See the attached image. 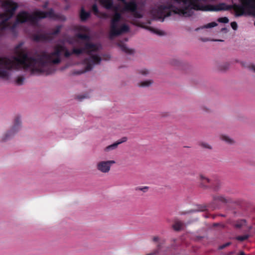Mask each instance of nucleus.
Here are the masks:
<instances>
[{"label": "nucleus", "mask_w": 255, "mask_h": 255, "mask_svg": "<svg viewBox=\"0 0 255 255\" xmlns=\"http://www.w3.org/2000/svg\"><path fill=\"white\" fill-rule=\"evenodd\" d=\"M16 57L11 59L0 57V66L7 69H18L23 68L31 71H41V67L44 65L43 61L51 62L54 64L60 62L59 55L63 52L65 51V56H69L71 53L66 51L62 46H58L55 52L49 55H43L38 60L31 59L28 57L26 53V50L22 47V44H20L15 48Z\"/></svg>", "instance_id": "f257e3e1"}, {"label": "nucleus", "mask_w": 255, "mask_h": 255, "mask_svg": "<svg viewBox=\"0 0 255 255\" xmlns=\"http://www.w3.org/2000/svg\"><path fill=\"white\" fill-rule=\"evenodd\" d=\"M241 4L234 3L233 5H227L225 3L222 2L214 5V11L222 10H229L234 9L235 12V16H241L247 12L252 13L253 10L255 14V0H239Z\"/></svg>", "instance_id": "f03ea898"}, {"label": "nucleus", "mask_w": 255, "mask_h": 255, "mask_svg": "<svg viewBox=\"0 0 255 255\" xmlns=\"http://www.w3.org/2000/svg\"><path fill=\"white\" fill-rule=\"evenodd\" d=\"M207 0H182L184 4H188V5L182 8L176 7V14L181 13L185 16H190L193 14V10L214 11V5H203L200 3Z\"/></svg>", "instance_id": "7ed1b4c3"}, {"label": "nucleus", "mask_w": 255, "mask_h": 255, "mask_svg": "<svg viewBox=\"0 0 255 255\" xmlns=\"http://www.w3.org/2000/svg\"><path fill=\"white\" fill-rule=\"evenodd\" d=\"M52 15L53 12L52 11L46 13L40 11H36L32 16L27 12L24 11L20 12L17 15L16 20L11 27V29L13 30L19 23L28 22L32 24L39 19L45 17H52Z\"/></svg>", "instance_id": "20e7f679"}, {"label": "nucleus", "mask_w": 255, "mask_h": 255, "mask_svg": "<svg viewBox=\"0 0 255 255\" xmlns=\"http://www.w3.org/2000/svg\"><path fill=\"white\" fill-rule=\"evenodd\" d=\"M17 7V4L10 0H5L2 3V13L0 14V18L1 19L0 22V29L6 27V21L12 17Z\"/></svg>", "instance_id": "39448f33"}, {"label": "nucleus", "mask_w": 255, "mask_h": 255, "mask_svg": "<svg viewBox=\"0 0 255 255\" xmlns=\"http://www.w3.org/2000/svg\"><path fill=\"white\" fill-rule=\"evenodd\" d=\"M121 19L120 14L116 13L112 20L110 36L112 37L115 36L121 35L129 30L128 26L126 24L120 25L119 21Z\"/></svg>", "instance_id": "423d86ee"}, {"label": "nucleus", "mask_w": 255, "mask_h": 255, "mask_svg": "<svg viewBox=\"0 0 255 255\" xmlns=\"http://www.w3.org/2000/svg\"><path fill=\"white\" fill-rule=\"evenodd\" d=\"M115 163L114 160L100 162L97 165L99 170L103 172L107 173L110 170L111 164Z\"/></svg>", "instance_id": "0eeeda50"}, {"label": "nucleus", "mask_w": 255, "mask_h": 255, "mask_svg": "<svg viewBox=\"0 0 255 255\" xmlns=\"http://www.w3.org/2000/svg\"><path fill=\"white\" fill-rule=\"evenodd\" d=\"M201 185L203 187H210L212 180L203 175H200Z\"/></svg>", "instance_id": "6e6552de"}, {"label": "nucleus", "mask_w": 255, "mask_h": 255, "mask_svg": "<svg viewBox=\"0 0 255 255\" xmlns=\"http://www.w3.org/2000/svg\"><path fill=\"white\" fill-rule=\"evenodd\" d=\"M213 201L214 203L221 202L226 203L229 201V199L225 197L223 195H217L213 196Z\"/></svg>", "instance_id": "1a4fd4ad"}, {"label": "nucleus", "mask_w": 255, "mask_h": 255, "mask_svg": "<svg viewBox=\"0 0 255 255\" xmlns=\"http://www.w3.org/2000/svg\"><path fill=\"white\" fill-rule=\"evenodd\" d=\"M127 140H128V138L127 137H123L120 140H119L117 142L114 143L106 147L105 150L108 151V150H110L111 149L116 148L119 144L127 141Z\"/></svg>", "instance_id": "9d476101"}, {"label": "nucleus", "mask_w": 255, "mask_h": 255, "mask_svg": "<svg viewBox=\"0 0 255 255\" xmlns=\"http://www.w3.org/2000/svg\"><path fill=\"white\" fill-rule=\"evenodd\" d=\"M136 8V5L134 1H131L128 3H126L125 8L123 11H130L131 12H134Z\"/></svg>", "instance_id": "9b49d317"}, {"label": "nucleus", "mask_w": 255, "mask_h": 255, "mask_svg": "<svg viewBox=\"0 0 255 255\" xmlns=\"http://www.w3.org/2000/svg\"><path fill=\"white\" fill-rule=\"evenodd\" d=\"M221 187V182L218 181V180H216V181H212V183H211V186L210 187L213 188V189L214 190V191H218L220 188Z\"/></svg>", "instance_id": "f8f14e48"}, {"label": "nucleus", "mask_w": 255, "mask_h": 255, "mask_svg": "<svg viewBox=\"0 0 255 255\" xmlns=\"http://www.w3.org/2000/svg\"><path fill=\"white\" fill-rule=\"evenodd\" d=\"M101 4L106 8H110L112 5L111 0H100Z\"/></svg>", "instance_id": "ddd939ff"}, {"label": "nucleus", "mask_w": 255, "mask_h": 255, "mask_svg": "<svg viewBox=\"0 0 255 255\" xmlns=\"http://www.w3.org/2000/svg\"><path fill=\"white\" fill-rule=\"evenodd\" d=\"M220 138L228 144H231L234 143V140L232 138L226 135H221Z\"/></svg>", "instance_id": "4468645a"}, {"label": "nucleus", "mask_w": 255, "mask_h": 255, "mask_svg": "<svg viewBox=\"0 0 255 255\" xmlns=\"http://www.w3.org/2000/svg\"><path fill=\"white\" fill-rule=\"evenodd\" d=\"M100 48V46L92 44H87L86 45V48L87 50H90L91 51L98 50Z\"/></svg>", "instance_id": "2eb2a0df"}, {"label": "nucleus", "mask_w": 255, "mask_h": 255, "mask_svg": "<svg viewBox=\"0 0 255 255\" xmlns=\"http://www.w3.org/2000/svg\"><path fill=\"white\" fill-rule=\"evenodd\" d=\"M153 83V81L151 80H147L145 81L141 82L139 84V86L145 87H148L150 86Z\"/></svg>", "instance_id": "dca6fc26"}, {"label": "nucleus", "mask_w": 255, "mask_h": 255, "mask_svg": "<svg viewBox=\"0 0 255 255\" xmlns=\"http://www.w3.org/2000/svg\"><path fill=\"white\" fill-rule=\"evenodd\" d=\"M89 13L85 12L83 9H82L80 14L82 20H85L89 17Z\"/></svg>", "instance_id": "f3484780"}, {"label": "nucleus", "mask_w": 255, "mask_h": 255, "mask_svg": "<svg viewBox=\"0 0 255 255\" xmlns=\"http://www.w3.org/2000/svg\"><path fill=\"white\" fill-rule=\"evenodd\" d=\"M246 221L245 220H242L240 221H238L235 225V227L236 228H241L243 226L246 225Z\"/></svg>", "instance_id": "a211bd4d"}, {"label": "nucleus", "mask_w": 255, "mask_h": 255, "mask_svg": "<svg viewBox=\"0 0 255 255\" xmlns=\"http://www.w3.org/2000/svg\"><path fill=\"white\" fill-rule=\"evenodd\" d=\"M149 189L148 186L137 187L135 188L136 191H141L143 193L146 192Z\"/></svg>", "instance_id": "6ab92c4d"}, {"label": "nucleus", "mask_w": 255, "mask_h": 255, "mask_svg": "<svg viewBox=\"0 0 255 255\" xmlns=\"http://www.w3.org/2000/svg\"><path fill=\"white\" fill-rule=\"evenodd\" d=\"M249 238V236L248 235H245L243 236H238L236 237V239L237 240L239 241L240 242L244 241L247 240Z\"/></svg>", "instance_id": "aec40b11"}, {"label": "nucleus", "mask_w": 255, "mask_h": 255, "mask_svg": "<svg viewBox=\"0 0 255 255\" xmlns=\"http://www.w3.org/2000/svg\"><path fill=\"white\" fill-rule=\"evenodd\" d=\"M101 61L100 58L98 56H93L90 60V62L94 64L99 63Z\"/></svg>", "instance_id": "412c9836"}, {"label": "nucleus", "mask_w": 255, "mask_h": 255, "mask_svg": "<svg viewBox=\"0 0 255 255\" xmlns=\"http://www.w3.org/2000/svg\"><path fill=\"white\" fill-rule=\"evenodd\" d=\"M184 227V224L180 221L176 220V231L181 230Z\"/></svg>", "instance_id": "4be33fe9"}, {"label": "nucleus", "mask_w": 255, "mask_h": 255, "mask_svg": "<svg viewBox=\"0 0 255 255\" xmlns=\"http://www.w3.org/2000/svg\"><path fill=\"white\" fill-rule=\"evenodd\" d=\"M217 25V23L216 22H212L209 23L207 24L204 25L203 26V28H211V27H215V26H216Z\"/></svg>", "instance_id": "5701e85b"}, {"label": "nucleus", "mask_w": 255, "mask_h": 255, "mask_svg": "<svg viewBox=\"0 0 255 255\" xmlns=\"http://www.w3.org/2000/svg\"><path fill=\"white\" fill-rule=\"evenodd\" d=\"M219 22L227 23L229 22V19L227 17H220L218 19Z\"/></svg>", "instance_id": "b1692460"}, {"label": "nucleus", "mask_w": 255, "mask_h": 255, "mask_svg": "<svg viewBox=\"0 0 255 255\" xmlns=\"http://www.w3.org/2000/svg\"><path fill=\"white\" fill-rule=\"evenodd\" d=\"M92 68H93V67L91 66V65L89 64V65L87 66V67L85 70H84L83 71L78 72L77 73V74H82L85 72H88V71L91 70L92 69Z\"/></svg>", "instance_id": "393cba45"}, {"label": "nucleus", "mask_w": 255, "mask_h": 255, "mask_svg": "<svg viewBox=\"0 0 255 255\" xmlns=\"http://www.w3.org/2000/svg\"><path fill=\"white\" fill-rule=\"evenodd\" d=\"M200 145L205 148L211 149L212 147L209 144L206 142H201Z\"/></svg>", "instance_id": "a878e982"}, {"label": "nucleus", "mask_w": 255, "mask_h": 255, "mask_svg": "<svg viewBox=\"0 0 255 255\" xmlns=\"http://www.w3.org/2000/svg\"><path fill=\"white\" fill-rule=\"evenodd\" d=\"M231 26L234 30H236L238 28V25L236 22L234 21L231 23Z\"/></svg>", "instance_id": "bb28decb"}, {"label": "nucleus", "mask_w": 255, "mask_h": 255, "mask_svg": "<svg viewBox=\"0 0 255 255\" xmlns=\"http://www.w3.org/2000/svg\"><path fill=\"white\" fill-rule=\"evenodd\" d=\"M229 65L228 63H225L223 65L221 66L220 69L225 70L228 68Z\"/></svg>", "instance_id": "cd10ccee"}, {"label": "nucleus", "mask_w": 255, "mask_h": 255, "mask_svg": "<svg viewBox=\"0 0 255 255\" xmlns=\"http://www.w3.org/2000/svg\"><path fill=\"white\" fill-rule=\"evenodd\" d=\"M207 209V207L206 206H200L198 207V211H206Z\"/></svg>", "instance_id": "c85d7f7f"}, {"label": "nucleus", "mask_w": 255, "mask_h": 255, "mask_svg": "<svg viewBox=\"0 0 255 255\" xmlns=\"http://www.w3.org/2000/svg\"><path fill=\"white\" fill-rule=\"evenodd\" d=\"M83 51H84V50H83V49H74L73 53H75L77 55H78V54L82 53Z\"/></svg>", "instance_id": "c756f323"}, {"label": "nucleus", "mask_w": 255, "mask_h": 255, "mask_svg": "<svg viewBox=\"0 0 255 255\" xmlns=\"http://www.w3.org/2000/svg\"><path fill=\"white\" fill-rule=\"evenodd\" d=\"M230 244H231L230 243H227L226 244H224L219 246V249L220 250H222V249L226 248L227 247L229 246Z\"/></svg>", "instance_id": "7c9ffc66"}, {"label": "nucleus", "mask_w": 255, "mask_h": 255, "mask_svg": "<svg viewBox=\"0 0 255 255\" xmlns=\"http://www.w3.org/2000/svg\"><path fill=\"white\" fill-rule=\"evenodd\" d=\"M78 37L79 38L83 39H86L88 38L87 36H86V35H81V34H79L78 35Z\"/></svg>", "instance_id": "2f4dec72"}, {"label": "nucleus", "mask_w": 255, "mask_h": 255, "mask_svg": "<svg viewBox=\"0 0 255 255\" xmlns=\"http://www.w3.org/2000/svg\"><path fill=\"white\" fill-rule=\"evenodd\" d=\"M23 78H18L17 80H16V83L18 85H20L22 83L23 81Z\"/></svg>", "instance_id": "473e14b6"}, {"label": "nucleus", "mask_w": 255, "mask_h": 255, "mask_svg": "<svg viewBox=\"0 0 255 255\" xmlns=\"http://www.w3.org/2000/svg\"><path fill=\"white\" fill-rule=\"evenodd\" d=\"M93 9L97 14L98 13V8L96 5H94L93 6Z\"/></svg>", "instance_id": "72a5a7b5"}, {"label": "nucleus", "mask_w": 255, "mask_h": 255, "mask_svg": "<svg viewBox=\"0 0 255 255\" xmlns=\"http://www.w3.org/2000/svg\"><path fill=\"white\" fill-rule=\"evenodd\" d=\"M251 69L254 71L255 72V65H251L250 67Z\"/></svg>", "instance_id": "f704fd0d"}, {"label": "nucleus", "mask_w": 255, "mask_h": 255, "mask_svg": "<svg viewBox=\"0 0 255 255\" xmlns=\"http://www.w3.org/2000/svg\"><path fill=\"white\" fill-rule=\"evenodd\" d=\"M135 16L136 17H141L142 16V15L140 14L135 13Z\"/></svg>", "instance_id": "c9c22d12"}, {"label": "nucleus", "mask_w": 255, "mask_h": 255, "mask_svg": "<svg viewBox=\"0 0 255 255\" xmlns=\"http://www.w3.org/2000/svg\"><path fill=\"white\" fill-rule=\"evenodd\" d=\"M238 255H245V253L243 252H241Z\"/></svg>", "instance_id": "e433bc0d"}, {"label": "nucleus", "mask_w": 255, "mask_h": 255, "mask_svg": "<svg viewBox=\"0 0 255 255\" xmlns=\"http://www.w3.org/2000/svg\"><path fill=\"white\" fill-rule=\"evenodd\" d=\"M176 69H177V67H178V66H179V63H178V62H177V61H176Z\"/></svg>", "instance_id": "4c0bfd02"}, {"label": "nucleus", "mask_w": 255, "mask_h": 255, "mask_svg": "<svg viewBox=\"0 0 255 255\" xmlns=\"http://www.w3.org/2000/svg\"><path fill=\"white\" fill-rule=\"evenodd\" d=\"M203 110L205 112H209V110L207 109H203Z\"/></svg>", "instance_id": "58836bf2"}, {"label": "nucleus", "mask_w": 255, "mask_h": 255, "mask_svg": "<svg viewBox=\"0 0 255 255\" xmlns=\"http://www.w3.org/2000/svg\"><path fill=\"white\" fill-rule=\"evenodd\" d=\"M83 30H84V31H86L87 30V28L86 27H84V28H83Z\"/></svg>", "instance_id": "ea45409f"}, {"label": "nucleus", "mask_w": 255, "mask_h": 255, "mask_svg": "<svg viewBox=\"0 0 255 255\" xmlns=\"http://www.w3.org/2000/svg\"><path fill=\"white\" fill-rule=\"evenodd\" d=\"M172 1V2L174 3L175 1V0H171Z\"/></svg>", "instance_id": "a19ab883"}, {"label": "nucleus", "mask_w": 255, "mask_h": 255, "mask_svg": "<svg viewBox=\"0 0 255 255\" xmlns=\"http://www.w3.org/2000/svg\"><path fill=\"white\" fill-rule=\"evenodd\" d=\"M162 33H163V32H160V33H159L158 34H162Z\"/></svg>", "instance_id": "79ce46f5"}, {"label": "nucleus", "mask_w": 255, "mask_h": 255, "mask_svg": "<svg viewBox=\"0 0 255 255\" xmlns=\"http://www.w3.org/2000/svg\"><path fill=\"white\" fill-rule=\"evenodd\" d=\"M178 2V0H176V3Z\"/></svg>", "instance_id": "37998d69"}, {"label": "nucleus", "mask_w": 255, "mask_h": 255, "mask_svg": "<svg viewBox=\"0 0 255 255\" xmlns=\"http://www.w3.org/2000/svg\"><path fill=\"white\" fill-rule=\"evenodd\" d=\"M254 25H255V21L254 22Z\"/></svg>", "instance_id": "c03bdc74"}]
</instances>
